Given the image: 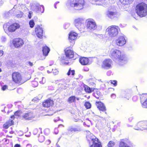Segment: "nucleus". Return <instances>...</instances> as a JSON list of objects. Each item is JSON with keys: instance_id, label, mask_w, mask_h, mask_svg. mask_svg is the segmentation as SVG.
Segmentation results:
<instances>
[{"instance_id": "obj_61", "label": "nucleus", "mask_w": 147, "mask_h": 147, "mask_svg": "<svg viewBox=\"0 0 147 147\" xmlns=\"http://www.w3.org/2000/svg\"><path fill=\"white\" fill-rule=\"evenodd\" d=\"M145 121L146 126V127H147V121Z\"/></svg>"}, {"instance_id": "obj_35", "label": "nucleus", "mask_w": 147, "mask_h": 147, "mask_svg": "<svg viewBox=\"0 0 147 147\" xmlns=\"http://www.w3.org/2000/svg\"><path fill=\"white\" fill-rule=\"evenodd\" d=\"M45 140V137L44 136L41 135L39 136L38 140L39 142H43Z\"/></svg>"}, {"instance_id": "obj_34", "label": "nucleus", "mask_w": 147, "mask_h": 147, "mask_svg": "<svg viewBox=\"0 0 147 147\" xmlns=\"http://www.w3.org/2000/svg\"><path fill=\"white\" fill-rule=\"evenodd\" d=\"M20 112L18 111H16L14 113V116L13 115L11 117V118L12 119H14L15 118V116H19L20 115Z\"/></svg>"}, {"instance_id": "obj_52", "label": "nucleus", "mask_w": 147, "mask_h": 147, "mask_svg": "<svg viewBox=\"0 0 147 147\" xmlns=\"http://www.w3.org/2000/svg\"><path fill=\"white\" fill-rule=\"evenodd\" d=\"M3 54V51L2 50L0 51V57L2 56Z\"/></svg>"}, {"instance_id": "obj_37", "label": "nucleus", "mask_w": 147, "mask_h": 147, "mask_svg": "<svg viewBox=\"0 0 147 147\" xmlns=\"http://www.w3.org/2000/svg\"><path fill=\"white\" fill-rule=\"evenodd\" d=\"M29 24L30 27L32 28L34 27V21L33 20H31L30 21Z\"/></svg>"}, {"instance_id": "obj_25", "label": "nucleus", "mask_w": 147, "mask_h": 147, "mask_svg": "<svg viewBox=\"0 0 147 147\" xmlns=\"http://www.w3.org/2000/svg\"><path fill=\"white\" fill-rule=\"evenodd\" d=\"M68 130L70 131H81L80 127L78 126L75 127L70 126L68 129Z\"/></svg>"}, {"instance_id": "obj_39", "label": "nucleus", "mask_w": 147, "mask_h": 147, "mask_svg": "<svg viewBox=\"0 0 147 147\" xmlns=\"http://www.w3.org/2000/svg\"><path fill=\"white\" fill-rule=\"evenodd\" d=\"M115 145V143L112 141H110L109 142L108 144V147H113Z\"/></svg>"}, {"instance_id": "obj_54", "label": "nucleus", "mask_w": 147, "mask_h": 147, "mask_svg": "<svg viewBox=\"0 0 147 147\" xmlns=\"http://www.w3.org/2000/svg\"><path fill=\"white\" fill-rule=\"evenodd\" d=\"M14 147H21V146L19 144H16L14 146Z\"/></svg>"}, {"instance_id": "obj_1", "label": "nucleus", "mask_w": 147, "mask_h": 147, "mask_svg": "<svg viewBox=\"0 0 147 147\" xmlns=\"http://www.w3.org/2000/svg\"><path fill=\"white\" fill-rule=\"evenodd\" d=\"M109 53L111 58L119 65H123L127 61V58L125 55L119 50L112 49Z\"/></svg>"}, {"instance_id": "obj_3", "label": "nucleus", "mask_w": 147, "mask_h": 147, "mask_svg": "<svg viewBox=\"0 0 147 147\" xmlns=\"http://www.w3.org/2000/svg\"><path fill=\"white\" fill-rule=\"evenodd\" d=\"M136 11L140 17L146 16L147 15V3L142 2L137 4L136 7Z\"/></svg>"}, {"instance_id": "obj_29", "label": "nucleus", "mask_w": 147, "mask_h": 147, "mask_svg": "<svg viewBox=\"0 0 147 147\" xmlns=\"http://www.w3.org/2000/svg\"><path fill=\"white\" fill-rule=\"evenodd\" d=\"M3 28L6 33H8L9 32V25L7 24H5L3 25Z\"/></svg>"}, {"instance_id": "obj_55", "label": "nucleus", "mask_w": 147, "mask_h": 147, "mask_svg": "<svg viewBox=\"0 0 147 147\" xmlns=\"http://www.w3.org/2000/svg\"><path fill=\"white\" fill-rule=\"evenodd\" d=\"M111 71H109L108 72H107V74L108 75V76H109L110 75V74H111Z\"/></svg>"}, {"instance_id": "obj_27", "label": "nucleus", "mask_w": 147, "mask_h": 147, "mask_svg": "<svg viewBox=\"0 0 147 147\" xmlns=\"http://www.w3.org/2000/svg\"><path fill=\"white\" fill-rule=\"evenodd\" d=\"M119 1L122 4L125 5H128L132 2V0H119Z\"/></svg>"}, {"instance_id": "obj_11", "label": "nucleus", "mask_w": 147, "mask_h": 147, "mask_svg": "<svg viewBox=\"0 0 147 147\" xmlns=\"http://www.w3.org/2000/svg\"><path fill=\"white\" fill-rule=\"evenodd\" d=\"M112 61L111 59H106L103 61L102 67L105 69H109L112 67Z\"/></svg>"}, {"instance_id": "obj_30", "label": "nucleus", "mask_w": 147, "mask_h": 147, "mask_svg": "<svg viewBox=\"0 0 147 147\" xmlns=\"http://www.w3.org/2000/svg\"><path fill=\"white\" fill-rule=\"evenodd\" d=\"M76 97L74 96H72L69 97L68 99V101L69 103H71L75 101Z\"/></svg>"}, {"instance_id": "obj_10", "label": "nucleus", "mask_w": 147, "mask_h": 147, "mask_svg": "<svg viewBox=\"0 0 147 147\" xmlns=\"http://www.w3.org/2000/svg\"><path fill=\"white\" fill-rule=\"evenodd\" d=\"M115 43L117 46H122L126 43V40L124 36H121L117 38L115 40Z\"/></svg>"}, {"instance_id": "obj_41", "label": "nucleus", "mask_w": 147, "mask_h": 147, "mask_svg": "<svg viewBox=\"0 0 147 147\" xmlns=\"http://www.w3.org/2000/svg\"><path fill=\"white\" fill-rule=\"evenodd\" d=\"M74 72L75 71L74 70H71L70 69L67 73V75L68 76H69L70 75L71 73V75H73L74 74Z\"/></svg>"}, {"instance_id": "obj_28", "label": "nucleus", "mask_w": 147, "mask_h": 147, "mask_svg": "<svg viewBox=\"0 0 147 147\" xmlns=\"http://www.w3.org/2000/svg\"><path fill=\"white\" fill-rule=\"evenodd\" d=\"M119 147H130V146L125 142L121 141L120 142Z\"/></svg>"}, {"instance_id": "obj_17", "label": "nucleus", "mask_w": 147, "mask_h": 147, "mask_svg": "<svg viewBox=\"0 0 147 147\" xmlns=\"http://www.w3.org/2000/svg\"><path fill=\"white\" fill-rule=\"evenodd\" d=\"M34 10L38 13H42L44 11V7L43 5H40L39 4H37L34 6Z\"/></svg>"}, {"instance_id": "obj_50", "label": "nucleus", "mask_w": 147, "mask_h": 147, "mask_svg": "<svg viewBox=\"0 0 147 147\" xmlns=\"http://www.w3.org/2000/svg\"><path fill=\"white\" fill-rule=\"evenodd\" d=\"M58 130L57 129L55 128L54 130V133L55 134H57L58 133Z\"/></svg>"}, {"instance_id": "obj_2", "label": "nucleus", "mask_w": 147, "mask_h": 147, "mask_svg": "<svg viewBox=\"0 0 147 147\" xmlns=\"http://www.w3.org/2000/svg\"><path fill=\"white\" fill-rule=\"evenodd\" d=\"M84 0H69L66 5L68 7H72L77 10H80L84 8Z\"/></svg>"}, {"instance_id": "obj_12", "label": "nucleus", "mask_w": 147, "mask_h": 147, "mask_svg": "<svg viewBox=\"0 0 147 147\" xmlns=\"http://www.w3.org/2000/svg\"><path fill=\"white\" fill-rule=\"evenodd\" d=\"M13 44L15 48H20L24 44L23 40L20 38H16L13 40Z\"/></svg>"}, {"instance_id": "obj_38", "label": "nucleus", "mask_w": 147, "mask_h": 147, "mask_svg": "<svg viewBox=\"0 0 147 147\" xmlns=\"http://www.w3.org/2000/svg\"><path fill=\"white\" fill-rule=\"evenodd\" d=\"M84 105L87 109H90L91 107V104L89 102H86L85 103Z\"/></svg>"}, {"instance_id": "obj_45", "label": "nucleus", "mask_w": 147, "mask_h": 147, "mask_svg": "<svg viewBox=\"0 0 147 147\" xmlns=\"http://www.w3.org/2000/svg\"><path fill=\"white\" fill-rule=\"evenodd\" d=\"M8 88V86L6 85H3L1 87V89L3 90H6Z\"/></svg>"}, {"instance_id": "obj_48", "label": "nucleus", "mask_w": 147, "mask_h": 147, "mask_svg": "<svg viewBox=\"0 0 147 147\" xmlns=\"http://www.w3.org/2000/svg\"><path fill=\"white\" fill-rule=\"evenodd\" d=\"M51 142V141L49 140H48L46 141L45 144L47 145H49L50 144Z\"/></svg>"}, {"instance_id": "obj_15", "label": "nucleus", "mask_w": 147, "mask_h": 147, "mask_svg": "<svg viewBox=\"0 0 147 147\" xmlns=\"http://www.w3.org/2000/svg\"><path fill=\"white\" fill-rule=\"evenodd\" d=\"M35 31L38 37L40 38H42L43 35L42 28L40 26H38L35 28Z\"/></svg>"}, {"instance_id": "obj_18", "label": "nucleus", "mask_w": 147, "mask_h": 147, "mask_svg": "<svg viewBox=\"0 0 147 147\" xmlns=\"http://www.w3.org/2000/svg\"><path fill=\"white\" fill-rule=\"evenodd\" d=\"M77 37L78 34L72 31H71L69 34V39L70 41L75 40L77 38Z\"/></svg>"}, {"instance_id": "obj_44", "label": "nucleus", "mask_w": 147, "mask_h": 147, "mask_svg": "<svg viewBox=\"0 0 147 147\" xmlns=\"http://www.w3.org/2000/svg\"><path fill=\"white\" fill-rule=\"evenodd\" d=\"M52 71L53 74L55 75H56L58 73V71L57 69H55L53 70V69H52Z\"/></svg>"}, {"instance_id": "obj_59", "label": "nucleus", "mask_w": 147, "mask_h": 147, "mask_svg": "<svg viewBox=\"0 0 147 147\" xmlns=\"http://www.w3.org/2000/svg\"><path fill=\"white\" fill-rule=\"evenodd\" d=\"M44 69V67H39V69L40 70H42Z\"/></svg>"}, {"instance_id": "obj_5", "label": "nucleus", "mask_w": 147, "mask_h": 147, "mask_svg": "<svg viewBox=\"0 0 147 147\" xmlns=\"http://www.w3.org/2000/svg\"><path fill=\"white\" fill-rule=\"evenodd\" d=\"M120 28L118 26H111L109 27L106 30V32L111 37H114L118 34Z\"/></svg>"}, {"instance_id": "obj_57", "label": "nucleus", "mask_w": 147, "mask_h": 147, "mask_svg": "<svg viewBox=\"0 0 147 147\" xmlns=\"http://www.w3.org/2000/svg\"><path fill=\"white\" fill-rule=\"evenodd\" d=\"M32 147V146H31V145H30V144H27V147Z\"/></svg>"}, {"instance_id": "obj_56", "label": "nucleus", "mask_w": 147, "mask_h": 147, "mask_svg": "<svg viewBox=\"0 0 147 147\" xmlns=\"http://www.w3.org/2000/svg\"><path fill=\"white\" fill-rule=\"evenodd\" d=\"M59 3V2H56L55 3V4H54V7H55V8H56L57 7H56V4L57 3Z\"/></svg>"}, {"instance_id": "obj_58", "label": "nucleus", "mask_w": 147, "mask_h": 147, "mask_svg": "<svg viewBox=\"0 0 147 147\" xmlns=\"http://www.w3.org/2000/svg\"><path fill=\"white\" fill-rule=\"evenodd\" d=\"M65 25H66L67 26V28L69 26V24H66Z\"/></svg>"}, {"instance_id": "obj_23", "label": "nucleus", "mask_w": 147, "mask_h": 147, "mask_svg": "<svg viewBox=\"0 0 147 147\" xmlns=\"http://www.w3.org/2000/svg\"><path fill=\"white\" fill-rule=\"evenodd\" d=\"M138 126H140L139 127L140 130H143V129H147V127L146 126L145 121H143L139 122L138 124Z\"/></svg>"}, {"instance_id": "obj_42", "label": "nucleus", "mask_w": 147, "mask_h": 147, "mask_svg": "<svg viewBox=\"0 0 147 147\" xmlns=\"http://www.w3.org/2000/svg\"><path fill=\"white\" fill-rule=\"evenodd\" d=\"M109 82L110 83L113 84L114 86L117 85V81L115 80L110 81Z\"/></svg>"}, {"instance_id": "obj_63", "label": "nucleus", "mask_w": 147, "mask_h": 147, "mask_svg": "<svg viewBox=\"0 0 147 147\" xmlns=\"http://www.w3.org/2000/svg\"><path fill=\"white\" fill-rule=\"evenodd\" d=\"M79 119H75V120H74V121H79Z\"/></svg>"}, {"instance_id": "obj_13", "label": "nucleus", "mask_w": 147, "mask_h": 147, "mask_svg": "<svg viewBox=\"0 0 147 147\" xmlns=\"http://www.w3.org/2000/svg\"><path fill=\"white\" fill-rule=\"evenodd\" d=\"M87 26L90 30L95 29L96 28V23L94 20L92 19H89L86 20Z\"/></svg>"}, {"instance_id": "obj_24", "label": "nucleus", "mask_w": 147, "mask_h": 147, "mask_svg": "<svg viewBox=\"0 0 147 147\" xmlns=\"http://www.w3.org/2000/svg\"><path fill=\"white\" fill-rule=\"evenodd\" d=\"M143 98H145V101L143 102L142 105L143 107H144L147 108V94H143L141 96L140 98L141 102H142Z\"/></svg>"}, {"instance_id": "obj_53", "label": "nucleus", "mask_w": 147, "mask_h": 147, "mask_svg": "<svg viewBox=\"0 0 147 147\" xmlns=\"http://www.w3.org/2000/svg\"><path fill=\"white\" fill-rule=\"evenodd\" d=\"M14 124V122L13 121V120H11V122H10V125H13Z\"/></svg>"}, {"instance_id": "obj_20", "label": "nucleus", "mask_w": 147, "mask_h": 147, "mask_svg": "<svg viewBox=\"0 0 147 147\" xmlns=\"http://www.w3.org/2000/svg\"><path fill=\"white\" fill-rule=\"evenodd\" d=\"M80 62L83 65H86L89 64V60L88 58L83 57L80 58Z\"/></svg>"}, {"instance_id": "obj_60", "label": "nucleus", "mask_w": 147, "mask_h": 147, "mask_svg": "<svg viewBox=\"0 0 147 147\" xmlns=\"http://www.w3.org/2000/svg\"><path fill=\"white\" fill-rule=\"evenodd\" d=\"M52 71V70H51L50 71H49V70H47V72L48 73H49L51 72Z\"/></svg>"}, {"instance_id": "obj_9", "label": "nucleus", "mask_w": 147, "mask_h": 147, "mask_svg": "<svg viewBox=\"0 0 147 147\" xmlns=\"http://www.w3.org/2000/svg\"><path fill=\"white\" fill-rule=\"evenodd\" d=\"M85 19L82 18H79L76 19L74 20L75 26L78 29L84 26Z\"/></svg>"}, {"instance_id": "obj_32", "label": "nucleus", "mask_w": 147, "mask_h": 147, "mask_svg": "<svg viewBox=\"0 0 147 147\" xmlns=\"http://www.w3.org/2000/svg\"><path fill=\"white\" fill-rule=\"evenodd\" d=\"M85 90L86 92L88 93H90L93 91L92 89V88H90L86 86L85 87Z\"/></svg>"}, {"instance_id": "obj_21", "label": "nucleus", "mask_w": 147, "mask_h": 147, "mask_svg": "<svg viewBox=\"0 0 147 147\" xmlns=\"http://www.w3.org/2000/svg\"><path fill=\"white\" fill-rule=\"evenodd\" d=\"M53 104V101L50 99L47 100L42 103L43 106L48 107L52 106Z\"/></svg>"}, {"instance_id": "obj_7", "label": "nucleus", "mask_w": 147, "mask_h": 147, "mask_svg": "<svg viewBox=\"0 0 147 147\" xmlns=\"http://www.w3.org/2000/svg\"><path fill=\"white\" fill-rule=\"evenodd\" d=\"M12 78L13 81L16 83H24L25 81L23 80L20 74L18 72L12 74Z\"/></svg>"}, {"instance_id": "obj_36", "label": "nucleus", "mask_w": 147, "mask_h": 147, "mask_svg": "<svg viewBox=\"0 0 147 147\" xmlns=\"http://www.w3.org/2000/svg\"><path fill=\"white\" fill-rule=\"evenodd\" d=\"M9 123L7 122L5 123L3 125V127L5 129H7L9 127Z\"/></svg>"}, {"instance_id": "obj_6", "label": "nucleus", "mask_w": 147, "mask_h": 147, "mask_svg": "<svg viewBox=\"0 0 147 147\" xmlns=\"http://www.w3.org/2000/svg\"><path fill=\"white\" fill-rule=\"evenodd\" d=\"M65 54L66 56H63L62 57L61 61L63 64L65 65L69 64V59L74 57L77 55L76 54H74L73 51L71 50H67L65 51Z\"/></svg>"}, {"instance_id": "obj_33", "label": "nucleus", "mask_w": 147, "mask_h": 147, "mask_svg": "<svg viewBox=\"0 0 147 147\" xmlns=\"http://www.w3.org/2000/svg\"><path fill=\"white\" fill-rule=\"evenodd\" d=\"M39 82L41 84H44L46 82L45 78L44 77H42L41 78L39 79Z\"/></svg>"}, {"instance_id": "obj_8", "label": "nucleus", "mask_w": 147, "mask_h": 147, "mask_svg": "<svg viewBox=\"0 0 147 147\" xmlns=\"http://www.w3.org/2000/svg\"><path fill=\"white\" fill-rule=\"evenodd\" d=\"M107 17L110 19H113L117 16V13L114 8H111L107 11L106 13Z\"/></svg>"}, {"instance_id": "obj_31", "label": "nucleus", "mask_w": 147, "mask_h": 147, "mask_svg": "<svg viewBox=\"0 0 147 147\" xmlns=\"http://www.w3.org/2000/svg\"><path fill=\"white\" fill-rule=\"evenodd\" d=\"M96 2H97L99 5H102L105 3V0H92Z\"/></svg>"}, {"instance_id": "obj_46", "label": "nucleus", "mask_w": 147, "mask_h": 147, "mask_svg": "<svg viewBox=\"0 0 147 147\" xmlns=\"http://www.w3.org/2000/svg\"><path fill=\"white\" fill-rule=\"evenodd\" d=\"M44 133L46 135H47L49 132V130L48 129H45L44 130Z\"/></svg>"}, {"instance_id": "obj_14", "label": "nucleus", "mask_w": 147, "mask_h": 147, "mask_svg": "<svg viewBox=\"0 0 147 147\" xmlns=\"http://www.w3.org/2000/svg\"><path fill=\"white\" fill-rule=\"evenodd\" d=\"M69 81L68 79L61 80L59 83V87L63 89H66L68 87Z\"/></svg>"}, {"instance_id": "obj_49", "label": "nucleus", "mask_w": 147, "mask_h": 147, "mask_svg": "<svg viewBox=\"0 0 147 147\" xmlns=\"http://www.w3.org/2000/svg\"><path fill=\"white\" fill-rule=\"evenodd\" d=\"M28 64L30 66H32L33 65V63H32L30 62H28Z\"/></svg>"}, {"instance_id": "obj_64", "label": "nucleus", "mask_w": 147, "mask_h": 147, "mask_svg": "<svg viewBox=\"0 0 147 147\" xmlns=\"http://www.w3.org/2000/svg\"><path fill=\"white\" fill-rule=\"evenodd\" d=\"M115 96V95L114 94H112V95H111V97H113L114 96Z\"/></svg>"}, {"instance_id": "obj_40", "label": "nucleus", "mask_w": 147, "mask_h": 147, "mask_svg": "<svg viewBox=\"0 0 147 147\" xmlns=\"http://www.w3.org/2000/svg\"><path fill=\"white\" fill-rule=\"evenodd\" d=\"M32 86L34 87H36L38 85V83L36 81H33L32 82Z\"/></svg>"}, {"instance_id": "obj_16", "label": "nucleus", "mask_w": 147, "mask_h": 147, "mask_svg": "<svg viewBox=\"0 0 147 147\" xmlns=\"http://www.w3.org/2000/svg\"><path fill=\"white\" fill-rule=\"evenodd\" d=\"M34 115L32 112H30L25 113L22 116L23 119L30 120L34 118Z\"/></svg>"}, {"instance_id": "obj_43", "label": "nucleus", "mask_w": 147, "mask_h": 147, "mask_svg": "<svg viewBox=\"0 0 147 147\" xmlns=\"http://www.w3.org/2000/svg\"><path fill=\"white\" fill-rule=\"evenodd\" d=\"M86 120L87 121H86V122H84V125H86V123H88L89 124H90V123H91V121H90V120H89L88 119H86ZM86 125L88 127H89L90 126V125Z\"/></svg>"}, {"instance_id": "obj_62", "label": "nucleus", "mask_w": 147, "mask_h": 147, "mask_svg": "<svg viewBox=\"0 0 147 147\" xmlns=\"http://www.w3.org/2000/svg\"><path fill=\"white\" fill-rule=\"evenodd\" d=\"M56 147H60L58 144H56Z\"/></svg>"}, {"instance_id": "obj_26", "label": "nucleus", "mask_w": 147, "mask_h": 147, "mask_svg": "<svg viewBox=\"0 0 147 147\" xmlns=\"http://www.w3.org/2000/svg\"><path fill=\"white\" fill-rule=\"evenodd\" d=\"M50 49L47 47L45 46L43 47L42 51L44 55H47Z\"/></svg>"}, {"instance_id": "obj_19", "label": "nucleus", "mask_w": 147, "mask_h": 147, "mask_svg": "<svg viewBox=\"0 0 147 147\" xmlns=\"http://www.w3.org/2000/svg\"><path fill=\"white\" fill-rule=\"evenodd\" d=\"M96 105L100 111H105L106 110L105 106L101 102H96Z\"/></svg>"}, {"instance_id": "obj_4", "label": "nucleus", "mask_w": 147, "mask_h": 147, "mask_svg": "<svg viewBox=\"0 0 147 147\" xmlns=\"http://www.w3.org/2000/svg\"><path fill=\"white\" fill-rule=\"evenodd\" d=\"M87 134L86 138L87 140L89 142L90 144L92 145L90 147H101V144L96 138L89 131H87Z\"/></svg>"}, {"instance_id": "obj_22", "label": "nucleus", "mask_w": 147, "mask_h": 147, "mask_svg": "<svg viewBox=\"0 0 147 147\" xmlns=\"http://www.w3.org/2000/svg\"><path fill=\"white\" fill-rule=\"evenodd\" d=\"M20 27V26L18 24L14 23L10 26V32H13L16 29L19 28Z\"/></svg>"}, {"instance_id": "obj_51", "label": "nucleus", "mask_w": 147, "mask_h": 147, "mask_svg": "<svg viewBox=\"0 0 147 147\" xmlns=\"http://www.w3.org/2000/svg\"><path fill=\"white\" fill-rule=\"evenodd\" d=\"M42 96L41 95V94H40V95H39L38 96V100H40V99L42 98Z\"/></svg>"}, {"instance_id": "obj_47", "label": "nucleus", "mask_w": 147, "mask_h": 147, "mask_svg": "<svg viewBox=\"0 0 147 147\" xmlns=\"http://www.w3.org/2000/svg\"><path fill=\"white\" fill-rule=\"evenodd\" d=\"M32 12L31 11H30L29 12V14L28 15V17L29 19H30L32 17Z\"/></svg>"}]
</instances>
